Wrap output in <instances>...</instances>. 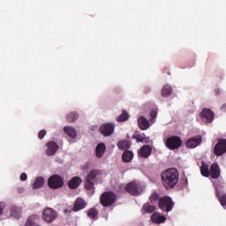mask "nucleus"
<instances>
[{"label": "nucleus", "instance_id": "nucleus-1", "mask_svg": "<svg viewBox=\"0 0 226 226\" xmlns=\"http://www.w3.org/2000/svg\"><path fill=\"white\" fill-rule=\"evenodd\" d=\"M162 185L169 190V188H174L179 181V171L176 168L166 170L162 174Z\"/></svg>", "mask_w": 226, "mask_h": 226}, {"label": "nucleus", "instance_id": "nucleus-2", "mask_svg": "<svg viewBox=\"0 0 226 226\" xmlns=\"http://www.w3.org/2000/svg\"><path fill=\"white\" fill-rule=\"evenodd\" d=\"M101 175L102 171L100 170H94L87 175L85 188L90 192V195H94V181H96V177Z\"/></svg>", "mask_w": 226, "mask_h": 226}, {"label": "nucleus", "instance_id": "nucleus-3", "mask_svg": "<svg viewBox=\"0 0 226 226\" xmlns=\"http://www.w3.org/2000/svg\"><path fill=\"white\" fill-rule=\"evenodd\" d=\"M163 142L166 147H168V149H170L171 151H174V149H179L180 146H182L183 144V140H181V138L177 136L163 138Z\"/></svg>", "mask_w": 226, "mask_h": 226}, {"label": "nucleus", "instance_id": "nucleus-4", "mask_svg": "<svg viewBox=\"0 0 226 226\" xmlns=\"http://www.w3.org/2000/svg\"><path fill=\"white\" fill-rule=\"evenodd\" d=\"M213 185L215 188L216 197L221 204L224 208L226 207V192H223L222 188H223V183L220 181H214Z\"/></svg>", "mask_w": 226, "mask_h": 226}, {"label": "nucleus", "instance_id": "nucleus-5", "mask_svg": "<svg viewBox=\"0 0 226 226\" xmlns=\"http://www.w3.org/2000/svg\"><path fill=\"white\" fill-rule=\"evenodd\" d=\"M159 207L162 211H165L166 213H170L174 209V201H172V198L169 196H164L159 200Z\"/></svg>", "mask_w": 226, "mask_h": 226}, {"label": "nucleus", "instance_id": "nucleus-6", "mask_svg": "<svg viewBox=\"0 0 226 226\" xmlns=\"http://www.w3.org/2000/svg\"><path fill=\"white\" fill-rule=\"evenodd\" d=\"M48 185L49 188H52L53 190H57L64 186V180H63V178L59 177V175H53L49 178Z\"/></svg>", "mask_w": 226, "mask_h": 226}, {"label": "nucleus", "instance_id": "nucleus-7", "mask_svg": "<svg viewBox=\"0 0 226 226\" xmlns=\"http://www.w3.org/2000/svg\"><path fill=\"white\" fill-rule=\"evenodd\" d=\"M116 202V194L112 192H104L101 197V203L104 207H109Z\"/></svg>", "mask_w": 226, "mask_h": 226}, {"label": "nucleus", "instance_id": "nucleus-8", "mask_svg": "<svg viewBox=\"0 0 226 226\" xmlns=\"http://www.w3.org/2000/svg\"><path fill=\"white\" fill-rule=\"evenodd\" d=\"M57 218V212L53 208L47 207L42 212V220L47 223H52Z\"/></svg>", "mask_w": 226, "mask_h": 226}, {"label": "nucleus", "instance_id": "nucleus-9", "mask_svg": "<svg viewBox=\"0 0 226 226\" xmlns=\"http://www.w3.org/2000/svg\"><path fill=\"white\" fill-rule=\"evenodd\" d=\"M126 192L131 195L138 196L142 193V185L139 183L131 182L125 186Z\"/></svg>", "mask_w": 226, "mask_h": 226}, {"label": "nucleus", "instance_id": "nucleus-10", "mask_svg": "<svg viewBox=\"0 0 226 226\" xmlns=\"http://www.w3.org/2000/svg\"><path fill=\"white\" fill-rule=\"evenodd\" d=\"M116 130V125L112 123L103 124L100 127V132L103 137H110Z\"/></svg>", "mask_w": 226, "mask_h": 226}, {"label": "nucleus", "instance_id": "nucleus-11", "mask_svg": "<svg viewBox=\"0 0 226 226\" xmlns=\"http://www.w3.org/2000/svg\"><path fill=\"white\" fill-rule=\"evenodd\" d=\"M200 117L204 123H213L215 121V112L209 109H203L200 113Z\"/></svg>", "mask_w": 226, "mask_h": 226}, {"label": "nucleus", "instance_id": "nucleus-12", "mask_svg": "<svg viewBox=\"0 0 226 226\" xmlns=\"http://www.w3.org/2000/svg\"><path fill=\"white\" fill-rule=\"evenodd\" d=\"M226 152V139H219L214 148V153L216 156H222Z\"/></svg>", "mask_w": 226, "mask_h": 226}, {"label": "nucleus", "instance_id": "nucleus-13", "mask_svg": "<svg viewBox=\"0 0 226 226\" xmlns=\"http://www.w3.org/2000/svg\"><path fill=\"white\" fill-rule=\"evenodd\" d=\"M59 149V145L56 141H49L47 144V148L45 150V153L47 156H54L56 153H57V150Z\"/></svg>", "mask_w": 226, "mask_h": 226}, {"label": "nucleus", "instance_id": "nucleus-14", "mask_svg": "<svg viewBox=\"0 0 226 226\" xmlns=\"http://www.w3.org/2000/svg\"><path fill=\"white\" fill-rule=\"evenodd\" d=\"M9 215L14 220H20L22 218V208L19 206H12L9 211Z\"/></svg>", "mask_w": 226, "mask_h": 226}, {"label": "nucleus", "instance_id": "nucleus-15", "mask_svg": "<svg viewBox=\"0 0 226 226\" xmlns=\"http://www.w3.org/2000/svg\"><path fill=\"white\" fill-rule=\"evenodd\" d=\"M138 153L141 158H149V156H151V153H153V148L151 146L144 145L140 147Z\"/></svg>", "mask_w": 226, "mask_h": 226}, {"label": "nucleus", "instance_id": "nucleus-16", "mask_svg": "<svg viewBox=\"0 0 226 226\" xmlns=\"http://www.w3.org/2000/svg\"><path fill=\"white\" fill-rule=\"evenodd\" d=\"M64 132L70 139H77V136L79 135V133L77 132V129H75V127H73L72 125L64 126Z\"/></svg>", "mask_w": 226, "mask_h": 226}, {"label": "nucleus", "instance_id": "nucleus-17", "mask_svg": "<svg viewBox=\"0 0 226 226\" xmlns=\"http://www.w3.org/2000/svg\"><path fill=\"white\" fill-rule=\"evenodd\" d=\"M201 143H202V137L196 136L189 139L186 141V147H191V148L197 147V146H200V144Z\"/></svg>", "mask_w": 226, "mask_h": 226}, {"label": "nucleus", "instance_id": "nucleus-18", "mask_svg": "<svg viewBox=\"0 0 226 226\" xmlns=\"http://www.w3.org/2000/svg\"><path fill=\"white\" fill-rule=\"evenodd\" d=\"M105 151H107V146L104 143H99L95 147V155L97 158H103L105 154Z\"/></svg>", "mask_w": 226, "mask_h": 226}, {"label": "nucleus", "instance_id": "nucleus-19", "mask_svg": "<svg viewBox=\"0 0 226 226\" xmlns=\"http://www.w3.org/2000/svg\"><path fill=\"white\" fill-rule=\"evenodd\" d=\"M210 177L213 179H218L220 177V166L218 163H213L210 167Z\"/></svg>", "mask_w": 226, "mask_h": 226}, {"label": "nucleus", "instance_id": "nucleus-20", "mask_svg": "<svg viewBox=\"0 0 226 226\" xmlns=\"http://www.w3.org/2000/svg\"><path fill=\"white\" fill-rule=\"evenodd\" d=\"M87 206V203L86 200H84L82 198H78L74 203V207L72 208V211H80L84 209Z\"/></svg>", "mask_w": 226, "mask_h": 226}, {"label": "nucleus", "instance_id": "nucleus-21", "mask_svg": "<svg viewBox=\"0 0 226 226\" xmlns=\"http://www.w3.org/2000/svg\"><path fill=\"white\" fill-rule=\"evenodd\" d=\"M155 209H156L155 205L150 202H147L143 205L141 208V214L146 215V213H148V214L154 213Z\"/></svg>", "mask_w": 226, "mask_h": 226}, {"label": "nucleus", "instance_id": "nucleus-22", "mask_svg": "<svg viewBox=\"0 0 226 226\" xmlns=\"http://www.w3.org/2000/svg\"><path fill=\"white\" fill-rule=\"evenodd\" d=\"M138 124L140 130H143V131L148 130V128L151 126V124H149V120H147V118H146L143 116L138 118Z\"/></svg>", "mask_w": 226, "mask_h": 226}, {"label": "nucleus", "instance_id": "nucleus-23", "mask_svg": "<svg viewBox=\"0 0 226 226\" xmlns=\"http://www.w3.org/2000/svg\"><path fill=\"white\" fill-rule=\"evenodd\" d=\"M151 220L154 223H165V222L167 221V217L160 215V213L158 212H155L152 215Z\"/></svg>", "mask_w": 226, "mask_h": 226}, {"label": "nucleus", "instance_id": "nucleus-24", "mask_svg": "<svg viewBox=\"0 0 226 226\" xmlns=\"http://www.w3.org/2000/svg\"><path fill=\"white\" fill-rule=\"evenodd\" d=\"M82 183V179L79 177H74L68 182V186L72 188V190H75L76 188H79L80 186V184Z\"/></svg>", "mask_w": 226, "mask_h": 226}, {"label": "nucleus", "instance_id": "nucleus-25", "mask_svg": "<svg viewBox=\"0 0 226 226\" xmlns=\"http://www.w3.org/2000/svg\"><path fill=\"white\" fill-rule=\"evenodd\" d=\"M43 185H45V178L43 177H37L32 185V188L33 190H38L43 187Z\"/></svg>", "mask_w": 226, "mask_h": 226}, {"label": "nucleus", "instance_id": "nucleus-26", "mask_svg": "<svg viewBox=\"0 0 226 226\" xmlns=\"http://www.w3.org/2000/svg\"><path fill=\"white\" fill-rule=\"evenodd\" d=\"M122 158L124 163H130V162L133 160V152L130 150H124V152L123 153Z\"/></svg>", "mask_w": 226, "mask_h": 226}, {"label": "nucleus", "instance_id": "nucleus-27", "mask_svg": "<svg viewBox=\"0 0 226 226\" xmlns=\"http://www.w3.org/2000/svg\"><path fill=\"white\" fill-rule=\"evenodd\" d=\"M162 94L164 98L170 96L172 94V87L170 85H164L162 89Z\"/></svg>", "mask_w": 226, "mask_h": 226}, {"label": "nucleus", "instance_id": "nucleus-28", "mask_svg": "<svg viewBox=\"0 0 226 226\" xmlns=\"http://www.w3.org/2000/svg\"><path fill=\"white\" fill-rule=\"evenodd\" d=\"M68 123H75L79 119V113L72 111L66 115Z\"/></svg>", "mask_w": 226, "mask_h": 226}, {"label": "nucleus", "instance_id": "nucleus-29", "mask_svg": "<svg viewBox=\"0 0 226 226\" xmlns=\"http://www.w3.org/2000/svg\"><path fill=\"white\" fill-rule=\"evenodd\" d=\"M118 149H129L130 146H132V143L128 140H121L118 141L117 144Z\"/></svg>", "mask_w": 226, "mask_h": 226}, {"label": "nucleus", "instance_id": "nucleus-30", "mask_svg": "<svg viewBox=\"0 0 226 226\" xmlns=\"http://www.w3.org/2000/svg\"><path fill=\"white\" fill-rule=\"evenodd\" d=\"M130 116H128V112L126 110L122 111V114L117 117V123H124V121H128Z\"/></svg>", "mask_w": 226, "mask_h": 226}, {"label": "nucleus", "instance_id": "nucleus-31", "mask_svg": "<svg viewBox=\"0 0 226 226\" xmlns=\"http://www.w3.org/2000/svg\"><path fill=\"white\" fill-rule=\"evenodd\" d=\"M201 175L204 176V177H209L210 176V170L209 167L207 165H204L200 169Z\"/></svg>", "mask_w": 226, "mask_h": 226}, {"label": "nucleus", "instance_id": "nucleus-32", "mask_svg": "<svg viewBox=\"0 0 226 226\" xmlns=\"http://www.w3.org/2000/svg\"><path fill=\"white\" fill-rule=\"evenodd\" d=\"M149 200H150V204H156V202H158V200H160V195H158V193L154 192L153 193L150 198H149Z\"/></svg>", "mask_w": 226, "mask_h": 226}, {"label": "nucleus", "instance_id": "nucleus-33", "mask_svg": "<svg viewBox=\"0 0 226 226\" xmlns=\"http://www.w3.org/2000/svg\"><path fill=\"white\" fill-rule=\"evenodd\" d=\"M87 216H88V218H92V219L96 218V216H98V210H96L95 208H91L87 212Z\"/></svg>", "mask_w": 226, "mask_h": 226}, {"label": "nucleus", "instance_id": "nucleus-34", "mask_svg": "<svg viewBox=\"0 0 226 226\" xmlns=\"http://www.w3.org/2000/svg\"><path fill=\"white\" fill-rule=\"evenodd\" d=\"M158 116V112H156V110H152L150 112V118L149 121L153 122L154 119H156V117Z\"/></svg>", "mask_w": 226, "mask_h": 226}, {"label": "nucleus", "instance_id": "nucleus-35", "mask_svg": "<svg viewBox=\"0 0 226 226\" xmlns=\"http://www.w3.org/2000/svg\"><path fill=\"white\" fill-rule=\"evenodd\" d=\"M138 142H142L143 144H149V137L141 136Z\"/></svg>", "mask_w": 226, "mask_h": 226}, {"label": "nucleus", "instance_id": "nucleus-36", "mask_svg": "<svg viewBox=\"0 0 226 226\" xmlns=\"http://www.w3.org/2000/svg\"><path fill=\"white\" fill-rule=\"evenodd\" d=\"M25 226H34V221L32 217H28Z\"/></svg>", "mask_w": 226, "mask_h": 226}, {"label": "nucleus", "instance_id": "nucleus-37", "mask_svg": "<svg viewBox=\"0 0 226 226\" xmlns=\"http://www.w3.org/2000/svg\"><path fill=\"white\" fill-rule=\"evenodd\" d=\"M45 135H47V131H45V130H41V131H40L39 132V133H38V137H39V139H44V137H45Z\"/></svg>", "mask_w": 226, "mask_h": 226}, {"label": "nucleus", "instance_id": "nucleus-38", "mask_svg": "<svg viewBox=\"0 0 226 226\" xmlns=\"http://www.w3.org/2000/svg\"><path fill=\"white\" fill-rule=\"evenodd\" d=\"M6 207V204L4 202H0V215H3V211H4Z\"/></svg>", "mask_w": 226, "mask_h": 226}, {"label": "nucleus", "instance_id": "nucleus-39", "mask_svg": "<svg viewBox=\"0 0 226 226\" xmlns=\"http://www.w3.org/2000/svg\"><path fill=\"white\" fill-rule=\"evenodd\" d=\"M20 181H27V174L22 173L19 177Z\"/></svg>", "mask_w": 226, "mask_h": 226}, {"label": "nucleus", "instance_id": "nucleus-40", "mask_svg": "<svg viewBox=\"0 0 226 226\" xmlns=\"http://www.w3.org/2000/svg\"><path fill=\"white\" fill-rule=\"evenodd\" d=\"M87 169H89V163H87L83 166L84 170H87Z\"/></svg>", "mask_w": 226, "mask_h": 226}]
</instances>
